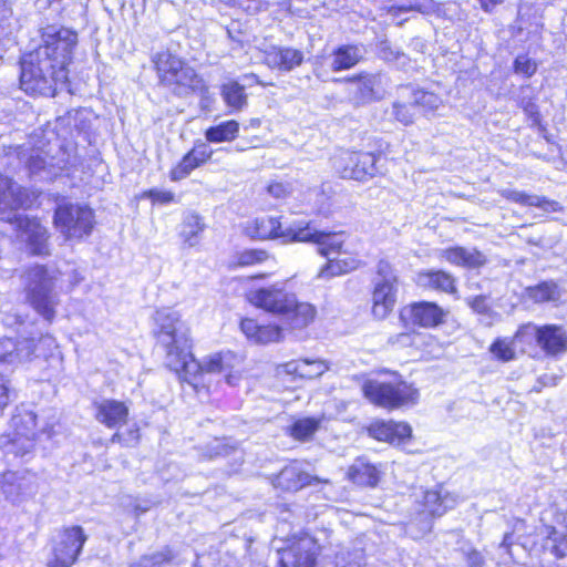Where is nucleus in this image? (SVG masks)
Here are the masks:
<instances>
[{
  "mask_svg": "<svg viewBox=\"0 0 567 567\" xmlns=\"http://www.w3.org/2000/svg\"><path fill=\"white\" fill-rule=\"evenodd\" d=\"M302 61V52L292 48H272L265 55V62L268 66L286 72L300 65Z\"/></svg>",
  "mask_w": 567,
  "mask_h": 567,
  "instance_id": "nucleus-27",
  "label": "nucleus"
},
{
  "mask_svg": "<svg viewBox=\"0 0 567 567\" xmlns=\"http://www.w3.org/2000/svg\"><path fill=\"white\" fill-rule=\"evenodd\" d=\"M86 540L87 535L81 526L63 527L52 540V556L48 560V567L73 566Z\"/></svg>",
  "mask_w": 567,
  "mask_h": 567,
  "instance_id": "nucleus-11",
  "label": "nucleus"
},
{
  "mask_svg": "<svg viewBox=\"0 0 567 567\" xmlns=\"http://www.w3.org/2000/svg\"><path fill=\"white\" fill-rule=\"evenodd\" d=\"M38 439L37 414L19 406L9 421L8 430L0 435V450L6 457L24 458L33 454Z\"/></svg>",
  "mask_w": 567,
  "mask_h": 567,
  "instance_id": "nucleus-5",
  "label": "nucleus"
},
{
  "mask_svg": "<svg viewBox=\"0 0 567 567\" xmlns=\"http://www.w3.org/2000/svg\"><path fill=\"white\" fill-rule=\"evenodd\" d=\"M127 406L120 401L104 400L97 405L96 419L107 427H118L126 422Z\"/></svg>",
  "mask_w": 567,
  "mask_h": 567,
  "instance_id": "nucleus-29",
  "label": "nucleus"
},
{
  "mask_svg": "<svg viewBox=\"0 0 567 567\" xmlns=\"http://www.w3.org/2000/svg\"><path fill=\"white\" fill-rule=\"evenodd\" d=\"M420 337V333L415 331L411 332H402L394 336H391L388 340V343L393 347L406 348L413 347L416 343V339Z\"/></svg>",
  "mask_w": 567,
  "mask_h": 567,
  "instance_id": "nucleus-50",
  "label": "nucleus"
},
{
  "mask_svg": "<svg viewBox=\"0 0 567 567\" xmlns=\"http://www.w3.org/2000/svg\"><path fill=\"white\" fill-rule=\"evenodd\" d=\"M247 300L257 308L274 315H286L295 302V293L286 290L285 285L277 282L266 288L250 290Z\"/></svg>",
  "mask_w": 567,
  "mask_h": 567,
  "instance_id": "nucleus-15",
  "label": "nucleus"
},
{
  "mask_svg": "<svg viewBox=\"0 0 567 567\" xmlns=\"http://www.w3.org/2000/svg\"><path fill=\"white\" fill-rule=\"evenodd\" d=\"M362 391L371 403L389 410L415 404L419 399L417 389L403 380L391 382L368 380L363 383Z\"/></svg>",
  "mask_w": 567,
  "mask_h": 567,
  "instance_id": "nucleus-8",
  "label": "nucleus"
},
{
  "mask_svg": "<svg viewBox=\"0 0 567 567\" xmlns=\"http://www.w3.org/2000/svg\"><path fill=\"white\" fill-rule=\"evenodd\" d=\"M378 55L381 60L388 63H396L401 68H404L410 61L405 53L393 48L386 40L379 42Z\"/></svg>",
  "mask_w": 567,
  "mask_h": 567,
  "instance_id": "nucleus-41",
  "label": "nucleus"
},
{
  "mask_svg": "<svg viewBox=\"0 0 567 567\" xmlns=\"http://www.w3.org/2000/svg\"><path fill=\"white\" fill-rule=\"evenodd\" d=\"M522 106H523L524 112L529 117H532L535 123L539 121L538 106L533 101H530V100H528L526 102L523 101Z\"/></svg>",
  "mask_w": 567,
  "mask_h": 567,
  "instance_id": "nucleus-60",
  "label": "nucleus"
},
{
  "mask_svg": "<svg viewBox=\"0 0 567 567\" xmlns=\"http://www.w3.org/2000/svg\"><path fill=\"white\" fill-rule=\"evenodd\" d=\"M55 155H49L48 152L41 148L22 150L19 153V158L23 162L31 175H44L45 178L56 176L61 171L66 167L68 159L62 148L58 150Z\"/></svg>",
  "mask_w": 567,
  "mask_h": 567,
  "instance_id": "nucleus-16",
  "label": "nucleus"
},
{
  "mask_svg": "<svg viewBox=\"0 0 567 567\" xmlns=\"http://www.w3.org/2000/svg\"><path fill=\"white\" fill-rule=\"evenodd\" d=\"M282 338V330L278 326H260L255 338L257 343H269L279 341Z\"/></svg>",
  "mask_w": 567,
  "mask_h": 567,
  "instance_id": "nucleus-48",
  "label": "nucleus"
},
{
  "mask_svg": "<svg viewBox=\"0 0 567 567\" xmlns=\"http://www.w3.org/2000/svg\"><path fill=\"white\" fill-rule=\"evenodd\" d=\"M237 362L236 354L230 351L212 353L200 361H197L189 351L188 357L181 360V367L172 370L199 394L202 391L208 393L213 375L223 374L229 385H236L239 375L233 370Z\"/></svg>",
  "mask_w": 567,
  "mask_h": 567,
  "instance_id": "nucleus-1",
  "label": "nucleus"
},
{
  "mask_svg": "<svg viewBox=\"0 0 567 567\" xmlns=\"http://www.w3.org/2000/svg\"><path fill=\"white\" fill-rule=\"evenodd\" d=\"M349 477L355 484L374 487L379 483L380 472L373 464L358 458L349 468Z\"/></svg>",
  "mask_w": 567,
  "mask_h": 567,
  "instance_id": "nucleus-31",
  "label": "nucleus"
},
{
  "mask_svg": "<svg viewBox=\"0 0 567 567\" xmlns=\"http://www.w3.org/2000/svg\"><path fill=\"white\" fill-rule=\"evenodd\" d=\"M188 153L199 165L206 163L212 156V151H209L205 144L194 147Z\"/></svg>",
  "mask_w": 567,
  "mask_h": 567,
  "instance_id": "nucleus-58",
  "label": "nucleus"
},
{
  "mask_svg": "<svg viewBox=\"0 0 567 567\" xmlns=\"http://www.w3.org/2000/svg\"><path fill=\"white\" fill-rule=\"evenodd\" d=\"M318 553L319 545L316 539L302 535L278 551L280 567H313Z\"/></svg>",
  "mask_w": 567,
  "mask_h": 567,
  "instance_id": "nucleus-17",
  "label": "nucleus"
},
{
  "mask_svg": "<svg viewBox=\"0 0 567 567\" xmlns=\"http://www.w3.org/2000/svg\"><path fill=\"white\" fill-rule=\"evenodd\" d=\"M154 336L165 350V363L172 370L181 367V360L188 357L192 349L189 328L177 311L169 308L156 310Z\"/></svg>",
  "mask_w": 567,
  "mask_h": 567,
  "instance_id": "nucleus-2",
  "label": "nucleus"
},
{
  "mask_svg": "<svg viewBox=\"0 0 567 567\" xmlns=\"http://www.w3.org/2000/svg\"><path fill=\"white\" fill-rule=\"evenodd\" d=\"M328 370V365L322 360H302L301 378L312 379L322 375Z\"/></svg>",
  "mask_w": 567,
  "mask_h": 567,
  "instance_id": "nucleus-47",
  "label": "nucleus"
},
{
  "mask_svg": "<svg viewBox=\"0 0 567 567\" xmlns=\"http://www.w3.org/2000/svg\"><path fill=\"white\" fill-rule=\"evenodd\" d=\"M290 327L292 329H302L309 326L317 316V309L309 302H298L295 297L293 306H291L288 313Z\"/></svg>",
  "mask_w": 567,
  "mask_h": 567,
  "instance_id": "nucleus-35",
  "label": "nucleus"
},
{
  "mask_svg": "<svg viewBox=\"0 0 567 567\" xmlns=\"http://www.w3.org/2000/svg\"><path fill=\"white\" fill-rule=\"evenodd\" d=\"M344 275L341 264L338 258L328 259V262L321 268L318 277L321 279H330L336 276Z\"/></svg>",
  "mask_w": 567,
  "mask_h": 567,
  "instance_id": "nucleus-52",
  "label": "nucleus"
},
{
  "mask_svg": "<svg viewBox=\"0 0 567 567\" xmlns=\"http://www.w3.org/2000/svg\"><path fill=\"white\" fill-rule=\"evenodd\" d=\"M341 267L344 271V274L351 272L353 270H357L358 268L363 266V261L353 257V256H343L338 258Z\"/></svg>",
  "mask_w": 567,
  "mask_h": 567,
  "instance_id": "nucleus-57",
  "label": "nucleus"
},
{
  "mask_svg": "<svg viewBox=\"0 0 567 567\" xmlns=\"http://www.w3.org/2000/svg\"><path fill=\"white\" fill-rule=\"evenodd\" d=\"M54 223L65 238L80 239L91 234L94 214L87 206L63 204L55 210Z\"/></svg>",
  "mask_w": 567,
  "mask_h": 567,
  "instance_id": "nucleus-12",
  "label": "nucleus"
},
{
  "mask_svg": "<svg viewBox=\"0 0 567 567\" xmlns=\"http://www.w3.org/2000/svg\"><path fill=\"white\" fill-rule=\"evenodd\" d=\"M370 436L390 444H401L411 437L412 429L405 422L375 421L368 426Z\"/></svg>",
  "mask_w": 567,
  "mask_h": 567,
  "instance_id": "nucleus-24",
  "label": "nucleus"
},
{
  "mask_svg": "<svg viewBox=\"0 0 567 567\" xmlns=\"http://www.w3.org/2000/svg\"><path fill=\"white\" fill-rule=\"evenodd\" d=\"M239 133V123L235 120L221 122L206 130L205 137L210 143L234 141Z\"/></svg>",
  "mask_w": 567,
  "mask_h": 567,
  "instance_id": "nucleus-36",
  "label": "nucleus"
},
{
  "mask_svg": "<svg viewBox=\"0 0 567 567\" xmlns=\"http://www.w3.org/2000/svg\"><path fill=\"white\" fill-rule=\"evenodd\" d=\"M266 259V252L261 250H247L243 252L239 257V265H252L255 262H260Z\"/></svg>",
  "mask_w": 567,
  "mask_h": 567,
  "instance_id": "nucleus-53",
  "label": "nucleus"
},
{
  "mask_svg": "<svg viewBox=\"0 0 567 567\" xmlns=\"http://www.w3.org/2000/svg\"><path fill=\"white\" fill-rule=\"evenodd\" d=\"M514 338L496 339L489 347L491 353L499 361L508 362L515 359Z\"/></svg>",
  "mask_w": 567,
  "mask_h": 567,
  "instance_id": "nucleus-43",
  "label": "nucleus"
},
{
  "mask_svg": "<svg viewBox=\"0 0 567 567\" xmlns=\"http://www.w3.org/2000/svg\"><path fill=\"white\" fill-rule=\"evenodd\" d=\"M146 196L151 198L153 202H157L161 204L172 203L175 198L174 193L169 190H159V189H151L146 193Z\"/></svg>",
  "mask_w": 567,
  "mask_h": 567,
  "instance_id": "nucleus-55",
  "label": "nucleus"
},
{
  "mask_svg": "<svg viewBox=\"0 0 567 567\" xmlns=\"http://www.w3.org/2000/svg\"><path fill=\"white\" fill-rule=\"evenodd\" d=\"M2 322L4 326L14 327V326H23L22 318L17 313L4 312L2 317Z\"/></svg>",
  "mask_w": 567,
  "mask_h": 567,
  "instance_id": "nucleus-64",
  "label": "nucleus"
},
{
  "mask_svg": "<svg viewBox=\"0 0 567 567\" xmlns=\"http://www.w3.org/2000/svg\"><path fill=\"white\" fill-rule=\"evenodd\" d=\"M527 297L535 302L557 301L561 297L558 285L554 281H543L526 289Z\"/></svg>",
  "mask_w": 567,
  "mask_h": 567,
  "instance_id": "nucleus-37",
  "label": "nucleus"
},
{
  "mask_svg": "<svg viewBox=\"0 0 567 567\" xmlns=\"http://www.w3.org/2000/svg\"><path fill=\"white\" fill-rule=\"evenodd\" d=\"M12 9L7 0H0V22L11 25Z\"/></svg>",
  "mask_w": 567,
  "mask_h": 567,
  "instance_id": "nucleus-62",
  "label": "nucleus"
},
{
  "mask_svg": "<svg viewBox=\"0 0 567 567\" xmlns=\"http://www.w3.org/2000/svg\"><path fill=\"white\" fill-rule=\"evenodd\" d=\"M13 218L21 230V238L24 240L33 255H48L47 229L35 219H29L13 214Z\"/></svg>",
  "mask_w": 567,
  "mask_h": 567,
  "instance_id": "nucleus-22",
  "label": "nucleus"
},
{
  "mask_svg": "<svg viewBox=\"0 0 567 567\" xmlns=\"http://www.w3.org/2000/svg\"><path fill=\"white\" fill-rule=\"evenodd\" d=\"M161 84L175 95L186 96L197 91H207L203 79L194 68L169 51H161L152 56Z\"/></svg>",
  "mask_w": 567,
  "mask_h": 567,
  "instance_id": "nucleus-4",
  "label": "nucleus"
},
{
  "mask_svg": "<svg viewBox=\"0 0 567 567\" xmlns=\"http://www.w3.org/2000/svg\"><path fill=\"white\" fill-rule=\"evenodd\" d=\"M319 420L306 417L298 420L291 426L290 433L297 440H308L319 427Z\"/></svg>",
  "mask_w": 567,
  "mask_h": 567,
  "instance_id": "nucleus-44",
  "label": "nucleus"
},
{
  "mask_svg": "<svg viewBox=\"0 0 567 567\" xmlns=\"http://www.w3.org/2000/svg\"><path fill=\"white\" fill-rule=\"evenodd\" d=\"M413 105L420 106L423 112H434L442 105V99L433 93L423 90L413 92Z\"/></svg>",
  "mask_w": 567,
  "mask_h": 567,
  "instance_id": "nucleus-42",
  "label": "nucleus"
},
{
  "mask_svg": "<svg viewBox=\"0 0 567 567\" xmlns=\"http://www.w3.org/2000/svg\"><path fill=\"white\" fill-rule=\"evenodd\" d=\"M537 70V64L527 55H518L514 61V71L527 78L532 76Z\"/></svg>",
  "mask_w": 567,
  "mask_h": 567,
  "instance_id": "nucleus-49",
  "label": "nucleus"
},
{
  "mask_svg": "<svg viewBox=\"0 0 567 567\" xmlns=\"http://www.w3.org/2000/svg\"><path fill=\"white\" fill-rule=\"evenodd\" d=\"M328 480H321L305 472L298 462H291L286 465L277 475L274 482L275 487L286 492H297L306 486L316 483H328Z\"/></svg>",
  "mask_w": 567,
  "mask_h": 567,
  "instance_id": "nucleus-21",
  "label": "nucleus"
},
{
  "mask_svg": "<svg viewBox=\"0 0 567 567\" xmlns=\"http://www.w3.org/2000/svg\"><path fill=\"white\" fill-rule=\"evenodd\" d=\"M78 44V33L68 28L49 25L42 33V44L33 51L37 59L51 62L60 79H68L66 66Z\"/></svg>",
  "mask_w": 567,
  "mask_h": 567,
  "instance_id": "nucleus-6",
  "label": "nucleus"
},
{
  "mask_svg": "<svg viewBox=\"0 0 567 567\" xmlns=\"http://www.w3.org/2000/svg\"><path fill=\"white\" fill-rule=\"evenodd\" d=\"M200 166L189 153L171 171V179L176 182L186 178L195 168Z\"/></svg>",
  "mask_w": 567,
  "mask_h": 567,
  "instance_id": "nucleus-45",
  "label": "nucleus"
},
{
  "mask_svg": "<svg viewBox=\"0 0 567 567\" xmlns=\"http://www.w3.org/2000/svg\"><path fill=\"white\" fill-rule=\"evenodd\" d=\"M437 256L452 265L468 269L480 268L487 262L486 256L478 249L462 246L441 249Z\"/></svg>",
  "mask_w": 567,
  "mask_h": 567,
  "instance_id": "nucleus-25",
  "label": "nucleus"
},
{
  "mask_svg": "<svg viewBox=\"0 0 567 567\" xmlns=\"http://www.w3.org/2000/svg\"><path fill=\"white\" fill-rule=\"evenodd\" d=\"M454 503L447 494L442 495L439 491H426L424 494V507L432 516H442Z\"/></svg>",
  "mask_w": 567,
  "mask_h": 567,
  "instance_id": "nucleus-38",
  "label": "nucleus"
},
{
  "mask_svg": "<svg viewBox=\"0 0 567 567\" xmlns=\"http://www.w3.org/2000/svg\"><path fill=\"white\" fill-rule=\"evenodd\" d=\"M499 194L503 198L522 206L537 207L546 213L563 212V206L558 202L548 199L545 196L527 194L517 189H502Z\"/></svg>",
  "mask_w": 567,
  "mask_h": 567,
  "instance_id": "nucleus-26",
  "label": "nucleus"
},
{
  "mask_svg": "<svg viewBox=\"0 0 567 567\" xmlns=\"http://www.w3.org/2000/svg\"><path fill=\"white\" fill-rule=\"evenodd\" d=\"M297 240L317 244L319 246L318 252L327 258L330 254L340 251L343 245L340 234L319 231L312 228L310 224L301 225L300 230L297 233Z\"/></svg>",
  "mask_w": 567,
  "mask_h": 567,
  "instance_id": "nucleus-23",
  "label": "nucleus"
},
{
  "mask_svg": "<svg viewBox=\"0 0 567 567\" xmlns=\"http://www.w3.org/2000/svg\"><path fill=\"white\" fill-rule=\"evenodd\" d=\"M419 285L444 292L455 291L454 278L443 270H429L419 274Z\"/></svg>",
  "mask_w": 567,
  "mask_h": 567,
  "instance_id": "nucleus-33",
  "label": "nucleus"
},
{
  "mask_svg": "<svg viewBox=\"0 0 567 567\" xmlns=\"http://www.w3.org/2000/svg\"><path fill=\"white\" fill-rule=\"evenodd\" d=\"M377 159L370 152L341 151L331 161L340 177L364 182L378 173Z\"/></svg>",
  "mask_w": 567,
  "mask_h": 567,
  "instance_id": "nucleus-13",
  "label": "nucleus"
},
{
  "mask_svg": "<svg viewBox=\"0 0 567 567\" xmlns=\"http://www.w3.org/2000/svg\"><path fill=\"white\" fill-rule=\"evenodd\" d=\"M56 71L51 62L30 52L21 60L20 87L30 95L54 96L56 85L68 80L58 78Z\"/></svg>",
  "mask_w": 567,
  "mask_h": 567,
  "instance_id": "nucleus-7",
  "label": "nucleus"
},
{
  "mask_svg": "<svg viewBox=\"0 0 567 567\" xmlns=\"http://www.w3.org/2000/svg\"><path fill=\"white\" fill-rule=\"evenodd\" d=\"M468 567H482L484 564L483 556L477 550H470L465 555Z\"/></svg>",
  "mask_w": 567,
  "mask_h": 567,
  "instance_id": "nucleus-61",
  "label": "nucleus"
},
{
  "mask_svg": "<svg viewBox=\"0 0 567 567\" xmlns=\"http://www.w3.org/2000/svg\"><path fill=\"white\" fill-rule=\"evenodd\" d=\"M39 484L35 475L27 470H8L0 473V492L4 499L13 505H20L38 493Z\"/></svg>",
  "mask_w": 567,
  "mask_h": 567,
  "instance_id": "nucleus-14",
  "label": "nucleus"
},
{
  "mask_svg": "<svg viewBox=\"0 0 567 567\" xmlns=\"http://www.w3.org/2000/svg\"><path fill=\"white\" fill-rule=\"evenodd\" d=\"M301 224H296L282 228L281 223L278 218L271 216H264L256 218L251 226L248 227L250 236L258 239H272L281 238L285 243L298 241L297 233L300 230Z\"/></svg>",
  "mask_w": 567,
  "mask_h": 567,
  "instance_id": "nucleus-19",
  "label": "nucleus"
},
{
  "mask_svg": "<svg viewBox=\"0 0 567 567\" xmlns=\"http://www.w3.org/2000/svg\"><path fill=\"white\" fill-rule=\"evenodd\" d=\"M206 225L203 218L196 213H186L182 225L179 236L184 245L192 248L199 243V235L204 231Z\"/></svg>",
  "mask_w": 567,
  "mask_h": 567,
  "instance_id": "nucleus-32",
  "label": "nucleus"
},
{
  "mask_svg": "<svg viewBox=\"0 0 567 567\" xmlns=\"http://www.w3.org/2000/svg\"><path fill=\"white\" fill-rule=\"evenodd\" d=\"M174 558L175 555L173 550L165 547L161 551L141 557L138 561L132 564L130 567H163L172 563Z\"/></svg>",
  "mask_w": 567,
  "mask_h": 567,
  "instance_id": "nucleus-40",
  "label": "nucleus"
},
{
  "mask_svg": "<svg viewBox=\"0 0 567 567\" xmlns=\"http://www.w3.org/2000/svg\"><path fill=\"white\" fill-rule=\"evenodd\" d=\"M56 275L44 266L35 265L24 274L25 300L30 307L51 323L56 316L60 298L55 291Z\"/></svg>",
  "mask_w": 567,
  "mask_h": 567,
  "instance_id": "nucleus-3",
  "label": "nucleus"
},
{
  "mask_svg": "<svg viewBox=\"0 0 567 567\" xmlns=\"http://www.w3.org/2000/svg\"><path fill=\"white\" fill-rule=\"evenodd\" d=\"M268 193L276 198H282L288 194V188L281 183H272L268 186Z\"/></svg>",
  "mask_w": 567,
  "mask_h": 567,
  "instance_id": "nucleus-63",
  "label": "nucleus"
},
{
  "mask_svg": "<svg viewBox=\"0 0 567 567\" xmlns=\"http://www.w3.org/2000/svg\"><path fill=\"white\" fill-rule=\"evenodd\" d=\"M259 324L254 319H243L240 322V329L246 334L248 339L255 341V338L258 333Z\"/></svg>",
  "mask_w": 567,
  "mask_h": 567,
  "instance_id": "nucleus-56",
  "label": "nucleus"
},
{
  "mask_svg": "<svg viewBox=\"0 0 567 567\" xmlns=\"http://www.w3.org/2000/svg\"><path fill=\"white\" fill-rule=\"evenodd\" d=\"M540 336V327L534 323H526L519 327L514 338L515 343L530 344L534 341L538 344Z\"/></svg>",
  "mask_w": 567,
  "mask_h": 567,
  "instance_id": "nucleus-46",
  "label": "nucleus"
},
{
  "mask_svg": "<svg viewBox=\"0 0 567 567\" xmlns=\"http://www.w3.org/2000/svg\"><path fill=\"white\" fill-rule=\"evenodd\" d=\"M221 96L227 106L236 111L241 110L247 104L245 87L235 81L225 83L221 86Z\"/></svg>",
  "mask_w": 567,
  "mask_h": 567,
  "instance_id": "nucleus-39",
  "label": "nucleus"
},
{
  "mask_svg": "<svg viewBox=\"0 0 567 567\" xmlns=\"http://www.w3.org/2000/svg\"><path fill=\"white\" fill-rule=\"evenodd\" d=\"M35 337H25L17 341L11 338L0 340V363L18 365L32 360L35 352Z\"/></svg>",
  "mask_w": 567,
  "mask_h": 567,
  "instance_id": "nucleus-20",
  "label": "nucleus"
},
{
  "mask_svg": "<svg viewBox=\"0 0 567 567\" xmlns=\"http://www.w3.org/2000/svg\"><path fill=\"white\" fill-rule=\"evenodd\" d=\"M363 54L364 49L362 45H341L333 52L331 69L334 72L351 69L362 60Z\"/></svg>",
  "mask_w": 567,
  "mask_h": 567,
  "instance_id": "nucleus-30",
  "label": "nucleus"
},
{
  "mask_svg": "<svg viewBox=\"0 0 567 567\" xmlns=\"http://www.w3.org/2000/svg\"><path fill=\"white\" fill-rule=\"evenodd\" d=\"M336 81L346 84L348 101L355 107L379 101L385 94L386 79L381 72H362L355 76Z\"/></svg>",
  "mask_w": 567,
  "mask_h": 567,
  "instance_id": "nucleus-10",
  "label": "nucleus"
},
{
  "mask_svg": "<svg viewBox=\"0 0 567 567\" xmlns=\"http://www.w3.org/2000/svg\"><path fill=\"white\" fill-rule=\"evenodd\" d=\"M538 346L549 355L561 353L567 350V333L560 326H543Z\"/></svg>",
  "mask_w": 567,
  "mask_h": 567,
  "instance_id": "nucleus-28",
  "label": "nucleus"
},
{
  "mask_svg": "<svg viewBox=\"0 0 567 567\" xmlns=\"http://www.w3.org/2000/svg\"><path fill=\"white\" fill-rule=\"evenodd\" d=\"M23 205L20 187L0 174V210H14Z\"/></svg>",
  "mask_w": 567,
  "mask_h": 567,
  "instance_id": "nucleus-34",
  "label": "nucleus"
},
{
  "mask_svg": "<svg viewBox=\"0 0 567 567\" xmlns=\"http://www.w3.org/2000/svg\"><path fill=\"white\" fill-rule=\"evenodd\" d=\"M398 276L391 264L381 259L377 265V277L372 292V313L377 319H384L396 302Z\"/></svg>",
  "mask_w": 567,
  "mask_h": 567,
  "instance_id": "nucleus-9",
  "label": "nucleus"
},
{
  "mask_svg": "<svg viewBox=\"0 0 567 567\" xmlns=\"http://www.w3.org/2000/svg\"><path fill=\"white\" fill-rule=\"evenodd\" d=\"M413 103L411 105L395 102L393 103V115L394 117L404 125H409L413 122Z\"/></svg>",
  "mask_w": 567,
  "mask_h": 567,
  "instance_id": "nucleus-51",
  "label": "nucleus"
},
{
  "mask_svg": "<svg viewBox=\"0 0 567 567\" xmlns=\"http://www.w3.org/2000/svg\"><path fill=\"white\" fill-rule=\"evenodd\" d=\"M301 364L302 360H293L290 362H286L284 364L278 365L277 373L278 374H290L295 377L301 378Z\"/></svg>",
  "mask_w": 567,
  "mask_h": 567,
  "instance_id": "nucleus-54",
  "label": "nucleus"
},
{
  "mask_svg": "<svg viewBox=\"0 0 567 567\" xmlns=\"http://www.w3.org/2000/svg\"><path fill=\"white\" fill-rule=\"evenodd\" d=\"M447 311L434 302L420 301L403 307L400 311V320L404 324L434 328L445 321Z\"/></svg>",
  "mask_w": 567,
  "mask_h": 567,
  "instance_id": "nucleus-18",
  "label": "nucleus"
},
{
  "mask_svg": "<svg viewBox=\"0 0 567 567\" xmlns=\"http://www.w3.org/2000/svg\"><path fill=\"white\" fill-rule=\"evenodd\" d=\"M10 401V389L3 380L0 381V415L3 413V410L9 404Z\"/></svg>",
  "mask_w": 567,
  "mask_h": 567,
  "instance_id": "nucleus-59",
  "label": "nucleus"
}]
</instances>
